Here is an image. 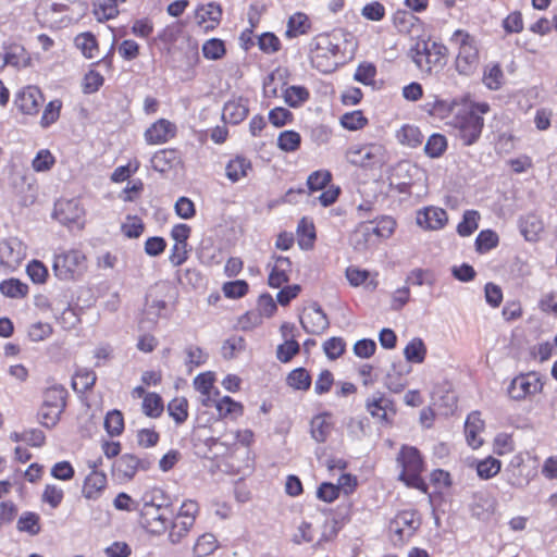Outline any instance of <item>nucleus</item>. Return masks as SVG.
<instances>
[{"instance_id":"b1692460","label":"nucleus","mask_w":557,"mask_h":557,"mask_svg":"<svg viewBox=\"0 0 557 557\" xmlns=\"http://www.w3.org/2000/svg\"><path fill=\"white\" fill-rule=\"evenodd\" d=\"M140 463L137 456L124 454L114 462L113 472L121 480H131L137 473Z\"/></svg>"},{"instance_id":"7ed1b4c3","label":"nucleus","mask_w":557,"mask_h":557,"mask_svg":"<svg viewBox=\"0 0 557 557\" xmlns=\"http://www.w3.org/2000/svg\"><path fill=\"white\" fill-rule=\"evenodd\" d=\"M66 389L53 385L44 393L42 404L38 410V421L45 428H53L65 408Z\"/></svg>"},{"instance_id":"a19ab883","label":"nucleus","mask_w":557,"mask_h":557,"mask_svg":"<svg viewBox=\"0 0 557 557\" xmlns=\"http://www.w3.org/2000/svg\"><path fill=\"white\" fill-rule=\"evenodd\" d=\"M504 83V73L498 64H488L484 69L483 84L491 90H497Z\"/></svg>"},{"instance_id":"09e8293b","label":"nucleus","mask_w":557,"mask_h":557,"mask_svg":"<svg viewBox=\"0 0 557 557\" xmlns=\"http://www.w3.org/2000/svg\"><path fill=\"white\" fill-rule=\"evenodd\" d=\"M368 124V119L363 115L362 111L355 110L347 112L341 117V125L348 131L362 129Z\"/></svg>"},{"instance_id":"bf43d9fd","label":"nucleus","mask_w":557,"mask_h":557,"mask_svg":"<svg viewBox=\"0 0 557 557\" xmlns=\"http://www.w3.org/2000/svg\"><path fill=\"white\" fill-rule=\"evenodd\" d=\"M55 163V158L48 149H41L32 161V168L35 172H47Z\"/></svg>"},{"instance_id":"4468645a","label":"nucleus","mask_w":557,"mask_h":557,"mask_svg":"<svg viewBox=\"0 0 557 557\" xmlns=\"http://www.w3.org/2000/svg\"><path fill=\"white\" fill-rule=\"evenodd\" d=\"M101 463V459L88 461L90 472L86 475L82 487V495L88 500L99 499L107 488V475L103 471L98 470Z\"/></svg>"},{"instance_id":"603ef678","label":"nucleus","mask_w":557,"mask_h":557,"mask_svg":"<svg viewBox=\"0 0 557 557\" xmlns=\"http://www.w3.org/2000/svg\"><path fill=\"white\" fill-rule=\"evenodd\" d=\"M447 148V140L444 135L433 134L429 137L424 151L431 158L441 157Z\"/></svg>"},{"instance_id":"ddd939ff","label":"nucleus","mask_w":557,"mask_h":557,"mask_svg":"<svg viewBox=\"0 0 557 557\" xmlns=\"http://www.w3.org/2000/svg\"><path fill=\"white\" fill-rule=\"evenodd\" d=\"M543 384L537 373L529 372L517 375L508 386V395L515 400H522L540 393Z\"/></svg>"},{"instance_id":"0e129e2a","label":"nucleus","mask_w":557,"mask_h":557,"mask_svg":"<svg viewBox=\"0 0 557 557\" xmlns=\"http://www.w3.org/2000/svg\"><path fill=\"white\" fill-rule=\"evenodd\" d=\"M314 533L315 532L312 527V523L304 520L297 525L293 534L292 541L297 545H300L302 543H310L314 539Z\"/></svg>"},{"instance_id":"7c9ffc66","label":"nucleus","mask_w":557,"mask_h":557,"mask_svg":"<svg viewBox=\"0 0 557 557\" xmlns=\"http://www.w3.org/2000/svg\"><path fill=\"white\" fill-rule=\"evenodd\" d=\"M309 29L310 21L307 14L296 12L288 18L285 36L287 38H296L300 35H305Z\"/></svg>"},{"instance_id":"680f3d73","label":"nucleus","mask_w":557,"mask_h":557,"mask_svg":"<svg viewBox=\"0 0 557 557\" xmlns=\"http://www.w3.org/2000/svg\"><path fill=\"white\" fill-rule=\"evenodd\" d=\"M203 57L208 60H218L225 54V46L221 39L211 38L202 46Z\"/></svg>"},{"instance_id":"473e14b6","label":"nucleus","mask_w":557,"mask_h":557,"mask_svg":"<svg viewBox=\"0 0 557 557\" xmlns=\"http://www.w3.org/2000/svg\"><path fill=\"white\" fill-rule=\"evenodd\" d=\"M370 230H372V222H362L355 230L350 240L356 249L363 250L374 243V238Z\"/></svg>"},{"instance_id":"69168bd1","label":"nucleus","mask_w":557,"mask_h":557,"mask_svg":"<svg viewBox=\"0 0 557 557\" xmlns=\"http://www.w3.org/2000/svg\"><path fill=\"white\" fill-rule=\"evenodd\" d=\"M61 108H62V102L60 100L50 101L44 110V113H42L41 120H40V125L44 128H47L50 125H52L53 123H55L60 116Z\"/></svg>"},{"instance_id":"6e6d98bb","label":"nucleus","mask_w":557,"mask_h":557,"mask_svg":"<svg viewBox=\"0 0 557 557\" xmlns=\"http://www.w3.org/2000/svg\"><path fill=\"white\" fill-rule=\"evenodd\" d=\"M502 463L498 459L487 457L476 465V472L481 479L487 480L495 476L500 471Z\"/></svg>"},{"instance_id":"6ab92c4d","label":"nucleus","mask_w":557,"mask_h":557,"mask_svg":"<svg viewBox=\"0 0 557 557\" xmlns=\"http://www.w3.org/2000/svg\"><path fill=\"white\" fill-rule=\"evenodd\" d=\"M44 102V96L39 88L35 86H27L22 89L16 96V107L24 114H37L39 108Z\"/></svg>"},{"instance_id":"a211bd4d","label":"nucleus","mask_w":557,"mask_h":557,"mask_svg":"<svg viewBox=\"0 0 557 557\" xmlns=\"http://www.w3.org/2000/svg\"><path fill=\"white\" fill-rule=\"evenodd\" d=\"M176 134V125L166 119H159L145 132L144 137L149 145H162Z\"/></svg>"},{"instance_id":"49530a36","label":"nucleus","mask_w":557,"mask_h":557,"mask_svg":"<svg viewBox=\"0 0 557 557\" xmlns=\"http://www.w3.org/2000/svg\"><path fill=\"white\" fill-rule=\"evenodd\" d=\"M16 528L21 532L36 535L40 532L39 516L35 512H24L17 520Z\"/></svg>"},{"instance_id":"ea45409f","label":"nucleus","mask_w":557,"mask_h":557,"mask_svg":"<svg viewBox=\"0 0 557 557\" xmlns=\"http://www.w3.org/2000/svg\"><path fill=\"white\" fill-rule=\"evenodd\" d=\"M309 91L304 86H289L283 92L284 101L292 108H298L309 99Z\"/></svg>"},{"instance_id":"338daca9","label":"nucleus","mask_w":557,"mask_h":557,"mask_svg":"<svg viewBox=\"0 0 557 557\" xmlns=\"http://www.w3.org/2000/svg\"><path fill=\"white\" fill-rule=\"evenodd\" d=\"M332 175L327 170H318L312 172L307 178V185L310 191L323 189L331 181Z\"/></svg>"},{"instance_id":"3c124183","label":"nucleus","mask_w":557,"mask_h":557,"mask_svg":"<svg viewBox=\"0 0 557 557\" xmlns=\"http://www.w3.org/2000/svg\"><path fill=\"white\" fill-rule=\"evenodd\" d=\"M480 215L474 210H468L463 213L462 221L457 226V233L460 236H470L479 226Z\"/></svg>"},{"instance_id":"f03ea898","label":"nucleus","mask_w":557,"mask_h":557,"mask_svg":"<svg viewBox=\"0 0 557 557\" xmlns=\"http://www.w3.org/2000/svg\"><path fill=\"white\" fill-rule=\"evenodd\" d=\"M449 125L455 129L456 136L462 144L470 146L480 138L484 120L469 108H461L453 115Z\"/></svg>"},{"instance_id":"e433bc0d","label":"nucleus","mask_w":557,"mask_h":557,"mask_svg":"<svg viewBox=\"0 0 557 557\" xmlns=\"http://www.w3.org/2000/svg\"><path fill=\"white\" fill-rule=\"evenodd\" d=\"M246 349V342L242 336H231L224 341L221 354L224 359L231 360L237 358Z\"/></svg>"},{"instance_id":"9d476101","label":"nucleus","mask_w":557,"mask_h":557,"mask_svg":"<svg viewBox=\"0 0 557 557\" xmlns=\"http://www.w3.org/2000/svg\"><path fill=\"white\" fill-rule=\"evenodd\" d=\"M338 46L327 37L318 39L310 52L312 66L322 73L333 72L338 64Z\"/></svg>"},{"instance_id":"dca6fc26","label":"nucleus","mask_w":557,"mask_h":557,"mask_svg":"<svg viewBox=\"0 0 557 557\" xmlns=\"http://www.w3.org/2000/svg\"><path fill=\"white\" fill-rule=\"evenodd\" d=\"M194 18L201 30H213L221 22L222 8L215 2L199 4L195 10Z\"/></svg>"},{"instance_id":"37998d69","label":"nucleus","mask_w":557,"mask_h":557,"mask_svg":"<svg viewBox=\"0 0 557 557\" xmlns=\"http://www.w3.org/2000/svg\"><path fill=\"white\" fill-rule=\"evenodd\" d=\"M75 45L86 58L92 59V58L97 57L98 44H97L96 37L92 34H90V33L79 34L75 38Z\"/></svg>"},{"instance_id":"8fccbe9b","label":"nucleus","mask_w":557,"mask_h":557,"mask_svg":"<svg viewBox=\"0 0 557 557\" xmlns=\"http://www.w3.org/2000/svg\"><path fill=\"white\" fill-rule=\"evenodd\" d=\"M185 364L191 371L196 367H200L206 363L208 354L200 347L195 345H188L185 348Z\"/></svg>"},{"instance_id":"58836bf2","label":"nucleus","mask_w":557,"mask_h":557,"mask_svg":"<svg viewBox=\"0 0 557 557\" xmlns=\"http://www.w3.org/2000/svg\"><path fill=\"white\" fill-rule=\"evenodd\" d=\"M0 292L9 298H23L28 293V286L17 278L4 280L0 283Z\"/></svg>"},{"instance_id":"393cba45","label":"nucleus","mask_w":557,"mask_h":557,"mask_svg":"<svg viewBox=\"0 0 557 557\" xmlns=\"http://www.w3.org/2000/svg\"><path fill=\"white\" fill-rule=\"evenodd\" d=\"M214 407L218 411L219 419L236 421L244 414L243 404L234 400L230 396H223L215 400Z\"/></svg>"},{"instance_id":"f257e3e1","label":"nucleus","mask_w":557,"mask_h":557,"mask_svg":"<svg viewBox=\"0 0 557 557\" xmlns=\"http://www.w3.org/2000/svg\"><path fill=\"white\" fill-rule=\"evenodd\" d=\"M450 45L456 47L455 69L459 75L471 76L479 67V48L473 36L463 29H457L450 37Z\"/></svg>"},{"instance_id":"412c9836","label":"nucleus","mask_w":557,"mask_h":557,"mask_svg":"<svg viewBox=\"0 0 557 557\" xmlns=\"http://www.w3.org/2000/svg\"><path fill=\"white\" fill-rule=\"evenodd\" d=\"M304 330L309 334H320L329 327V320L323 310L314 305L300 319Z\"/></svg>"},{"instance_id":"e2e57ef3","label":"nucleus","mask_w":557,"mask_h":557,"mask_svg":"<svg viewBox=\"0 0 557 557\" xmlns=\"http://www.w3.org/2000/svg\"><path fill=\"white\" fill-rule=\"evenodd\" d=\"M119 14V9L114 3L108 0L99 1L94 4V15L99 22L111 20Z\"/></svg>"},{"instance_id":"f3484780","label":"nucleus","mask_w":557,"mask_h":557,"mask_svg":"<svg viewBox=\"0 0 557 557\" xmlns=\"http://www.w3.org/2000/svg\"><path fill=\"white\" fill-rule=\"evenodd\" d=\"M416 222L425 231H438L447 224L448 215L444 209L430 206L417 212Z\"/></svg>"},{"instance_id":"6e6552de","label":"nucleus","mask_w":557,"mask_h":557,"mask_svg":"<svg viewBox=\"0 0 557 557\" xmlns=\"http://www.w3.org/2000/svg\"><path fill=\"white\" fill-rule=\"evenodd\" d=\"M397 461L403 469L399 479L408 486L418 487L421 483L420 474L424 469L419 450L412 446H403Z\"/></svg>"},{"instance_id":"aec40b11","label":"nucleus","mask_w":557,"mask_h":557,"mask_svg":"<svg viewBox=\"0 0 557 557\" xmlns=\"http://www.w3.org/2000/svg\"><path fill=\"white\" fill-rule=\"evenodd\" d=\"M65 11L67 7L63 3L44 1L37 7L35 15L45 26L57 27L62 22L60 15Z\"/></svg>"},{"instance_id":"423d86ee","label":"nucleus","mask_w":557,"mask_h":557,"mask_svg":"<svg viewBox=\"0 0 557 557\" xmlns=\"http://www.w3.org/2000/svg\"><path fill=\"white\" fill-rule=\"evenodd\" d=\"M425 181L426 174L421 168L408 161H401L394 170L391 184L399 193L412 195V188L419 184L424 186Z\"/></svg>"},{"instance_id":"c03bdc74","label":"nucleus","mask_w":557,"mask_h":557,"mask_svg":"<svg viewBox=\"0 0 557 557\" xmlns=\"http://www.w3.org/2000/svg\"><path fill=\"white\" fill-rule=\"evenodd\" d=\"M143 412L150 418H158L163 411V401L157 393H147L143 399Z\"/></svg>"},{"instance_id":"864d4df0","label":"nucleus","mask_w":557,"mask_h":557,"mask_svg":"<svg viewBox=\"0 0 557 557\" xmlns=\"http://www.w3.org/2000/svg\"><path fill=\"white\" fill-rule=\"evenodd\" d=\"M52 332L53 329L50 323L38 321L29 325L27 335L32 342L38 343L49 338Z\"/></svg>"},{"instance_id":"f704fd0d","label":"nucleus","mask_w":557,"mask_h":557,"mask_svg":"<svg viewBox=\"0 0 557 557\" xmlns=\"http://www.w3.org/2000/svg\"><path fill=\"white\" fill-rule=\"evenodd\" d=\"M396 137L401 145H406L412 148L420 146L423 141V135L419 127L414 125H404L397 131Z\"/></svg>"},{"instance_id":"20e7f679","label":"nucleus","mask_w":557,"mask_h":557,"mask_svg":"<svg viewBox=\"0 0 557 557\" xmlns=\"http://www.w3.org/2000/svg\"><path fill=\"white\" fill-rule=\"evenodd\" d=\"M447 53V47L441 42H418L413 62L421 71L431 73L433 69L442 67L446 63Z\"/></svg>"},{"instance_id":"13d9d810","label":"nucleus","mask_w":557,"mask_h":557,"mask_svg":"<svg viewBox=\"0 0 557 557\" xmlns=\"http://www.w3.org/2000/svg\"><path fill=\"white\" fill-rule=\"evenodd\" d=\"M104 429L111 436L120 435L124 430L123 414L119 410L109 411L104 419Z\"/></svg>"},{"instance_id":"a878e982","label":"nucleus","mask_w":557,"mask_h":557,"mask_svg":"<svg viewBox=\"0 0 557 557\" xmlns=\"http://www.w3.org/2000/svg\"><path fill=\"white\" fill-rule=\"evenodd\" d=\"M333 421L330 413H320L312 418L310 422L311 437L318 443H324L331 435Z\"/></svg>"},{"instance_id":"4c0bfd02","label":"nucleus","mask_w":557,"mask_h":557,"mask_svg":"<svg viewBox=\"0 0 557 557\" xmlns=\"http://www.w3.org/2000/svg\"><path fill=\"white\" fill-rule=\"evenodd\" d=\"M388 403V399H386L383 394L376 393L372 397L368 398L366 406L368 412L372 417L377 418L381 421H387L386 408Z\"/></svg>"},{"instance_id":"5701e85b","label":"nucleus","mask_w":557,"mask_h":557,"mask_svg":"<svg viewBox=\"0 0 557 557\" xmlns=\"http://www.w3.org/2000/svg\"><path fill=\"white\" fill-rule=\"evenodd\" d=\"M248 112V100L239 97L224 104L222 117L226 123L239 124L247 117Z\"/></svg>"},{"instance_id":"774afa93","label":"nucleus","mask_w":557,"mask_h":557,"mask_svg":"<svg viewBox=\"0 0 557 557\" xmlns=\"http://www.w3.org/2000/svg\"><path fill=\"white\" fill-rule=\"evenodd\" d=\"M160 440L159 433L154 429L143 428L136 432V442L143 448L154 447Z\"/></svg>"},{"instance_id":"4be33fe9","label":"nucleus","mask_w":557,"mask_h":557,"mask_svg":"<svg viewBox=\"0 0 557 557\" xmlns=\"http://www.w3.org/2000/svg\"><path fill=\"white\" fill-rule=\"evenodd\" d=\"M484 431V421L481 419V414L478 411L471 412L465 423V435L468 445L478 449L483 444L481 433Z\"/></svg>"},{"instance_id":"bb28decb","label":"nucleus","mask_w":557,"mask_h":557,"mask_svg":"<svg viewBox=\"0 0 557 557\" xmlns=\"http://www.w3.org/2000/svg\"><path fill=\"white\" fill-rule=\"evenodd\" d=\"M292 263L286 257H276L269 275V284L272 287H281L289 280Z\"/></svg>"},{"instance_id":"de8ad7c7","label":"nucleus","mask_w":557,"mask_h":557,"mask_svg":"<svg viewBox=\"0 0 557 557\" xmlns=\"http://www.w3.org/2000/svg\"><path fill=\"white\" fill-rule=\"evenodd\" d=\"M96 380L97 376L92 370H78L73 379V388L77 392L84 393L95 385Z\"/></svg>"},{"instance_id":"0eeeda50","label":"nucleus","mask_w":557,"mask_h":557,"mask_svg":"<svg viewBox=\"0 0 557 557\" xmlns=\"http://www.w3.org/2000/svg\"><path fill=\"white\" fill-rule=\"evenodd\" d=\"M386 158L385 147L377 143L352 145L346 152L349 163L361 168H373L382 164Z\"/></svg>"},{"instance_id":"c85d7f7f","label":"nucleus","mask_w":557,"mask_h":557,"mask_svg":"<svg viewBox=\"0 0 557 557\" xmlns=\"http://www.w3.org/2000/svg\"><path fill=\"white\" fill-rule=\"evenodd\" d=\"M524 459L522 455H515L507 468L508 483L513 487H524L530 479L523 474Z\"/></svg>"},{"instance_id":"4d7b16f0","label":"nucleus","mask_w":557,"mask_h":557,"mask_svg":"<svg viewBox=\"0 0 557 557\" xmlns=\"http://www.w3.org/2000/svg\"><path fill=\"white\" fill-rule=\"evenodd\" d=\"M301 137L295 131H284L278 135L277 146L286 152L296 151L300 146Z\"/></svg>"},{"instance_id":"5fc2aeb1","label":"nucleus","mask_w":557,"mask_h":557,"mask_svg":"<svg viewBox=\"0 0 557 557\" xmlns=\"http://www.w3.org/2000/svg\"><path fill=\"white\" fill-rule=\"evenodd\" d=\"M498 235L492 230L481 231L475 239V247L480 253H484L498 245Z\"/></svg>"},{"instance_id":"c9c22d12","label":"nucleus","mask_w":557,"mask_h":557,"mask_svg":"<svg viewBox=\"0 0 557 557\" xmlns=\"http://www.w3.org/2000/svg\"><path fill=\"white\" fill-rule=\"evenodd\" d=\"M404 356L408 362L422 363L426 356V347L421 338H412L404 348Z\"/></svg>"},{"instance_id":"c756f323","label":"nucleus","mask_w":557,"mask_h":557,"mask_svg":"<svg viewBox=\"0 0 557 557\" xmlns=\"http://www.w3.org/2000/svg\"><path fill=\"white\" fill-rule=\"evenodd\" d=\"M219 548V541L213 533L199 535L194 544L193 553L196 557H208Z\"/></svg>"},{"instance_id":"39448f33","label":"nucleus","mask_w":557,"mask_h":557,"mask_svg":"<svg viewBox=\"0 0 557 557\" xmlns=\"http://www.w3.org/2000/svg\"><path fill=\"white\" fill-rule=\"evenodd\" d=\"M52 268L58 278L63 281L73 280L84 273L86 256L78 249L63 251L54 257Z\"/></svg>"},{"instance_id":"052dcab7","label":"nucleus","mask_w":557,"mask_h":557,"mask_svg":"<svg viewBox=\"0 0 557 557\" xmlns=\"http://www.w3.org/2000/svg\"><path fill=\"white\" fill-rule=\"evenodd\" d=\"M287 383L295 389L306 391L309 388L311 379L304 368L293 370L287 376Z\"/></svg>"},{"instance_id":"a18cd8bd","label":"nucleus","mask_w":557,"mask_h":557,"mask_svg":"<svg viewBox=\"0 0 557 557\" xmlns=\"http://www.w3.org/2000/svg\"><path fill=\"white\" fill-rule=\"evenodd\" d=\"M168 412L177 424H182L188 418V401L184 397H176L168 405Z\"/></svg>"},{"instance_id":"72a5a7b5","label":"nucleus","mask_w":557,"mask_h":557,"mask_svg":"<svg viewBox=\"0 0 557 557\" xmlns=\"http://www.w3.org/2000/svg\"><path fill=\"white\" fill-rule=\"evenodd\" d=\"M194 524L186 522L184 520L171 517V522L169 525V534L168 541L172 545L180 544L189 533Z\"/></svg>"},{"instance_id":"f8f14e48","label":"nucleus","mask_w":557,"mask_h":557,"mask_svg":"<svg viewBox=\"0 0 557 557\" xmlns=\"http://www.w3.org/2000/svg\"><path fill=\"white\" fill-rule=\"evenodd\" d=\"M26 257V246L17 237H9L0 242V269L15 271Z\"/></svg>"},{"instance_id":"2eb2a0df","label":"nucleus","mask_w":557,"mask_h":557,"mask_svg":"<svg viewBox=\"0 0 557 557\" xmlns=\"http://www.w3.org/2000/svg\"><path fill=\"white\" fill-rule=\"evenodd\" d=\"M84 214V208L78 199H59L54 203L52 218L65 226H79Z\"/></svg>"},{"instance_id":"2f4dec72","label":"nucleus","mask_w":557,"mask_h":557,"mask_svg":"<svg viewBox=\"0 0 557 557\" xmlns=\"http://www.w3.org/2000/svg\"><path fill=\"white\" fill-rule=\"evenodd\" d=\"M178 163L175 150L163 149L153 154L151 158V166L153 170L164 173Z\"/></svg>"},{"instance_id":"cd10ccee","label":"nucleus","mask_w":557,"mask_h":557,"mask_svg":"<svg viewBox=\"0 0 557 557\" xmlns=\"http://www.w3.org/2000/svg\"><path fill=\"white\" fill-rule=\"evenodd\" d=\"M252 170L251 162L244 157L230 160L225 166V175L232 183H237L248 176Z\"/></svg>"},{"instance_id":"79ce46f5","label":"nucleus","mask_w":557,"mask_h":557,"mask_svg":"<svg viewBox=\"0 0 557 557\" xmlns=\"http://www.w3.org/2000/svg\"><path fill=\"white\" fill-rule=\"evenodd\" d=\"M64 499V491L58 484H46L41 494V502L51 509H57Z\"/></svg>"},{"instance_id":"1a4fd4ad","label":"nucleus","mask_w":557,"mask_h":557,"mask_svg":"<svg viewBox=\"0 0 557 557\" xmlns=\"http://www.w3.org/2000/svg\"><path fill=\"white\" fill-rule=\"evenodd\" d=\"M171 517L169 507L145 503L140 511V523L150 534L161 535L169 529Z\"/></svg>"},{"instance_id":"9b49d317","label":"nucleus","mask_w":557,"mask_h":557,"mask_svg":"<svg viewBox=\"0 0 557 557\" xmlns=\"http://www.w3.org/2000/svg\"><path fill=\"white\" fill-rule=\"evenodd\" d=\"M420 527V519L416 511L404 510L398 512L389 523L392 541L396 545H403Z\"/></svg>"}]
</instances>
